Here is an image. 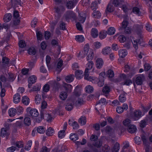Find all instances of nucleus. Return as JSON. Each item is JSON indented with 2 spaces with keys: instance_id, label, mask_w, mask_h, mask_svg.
<instances>
[{
  "instance_id": "obj_1",
  "label": "nucleus",
  "mask_w": 152,
  "mask_h": 152,
  "mask_svg": "<svg viewBox=\"0 0 152 152\" xmlns=\"http://www.w3.org/2000/svg\"><path fill=\"white\" fill-rule=\"evenodd\" d=\"M102 141L101 139H99L98 140L95 141L93 143V145L88 144V145L91 149L94 152H98L97 149L94 147L97 148H100L102 146Z\"/></svg>"
},
{
  "instance_id": "obj_2",
  "label": "nucleus",
  "mask_w": 152,
  "mask_h": 152,
  "mask_svg": "<svg viewBox=\"0 0 152 152\" xmlns=\"http://www.w3.org/2000/svg\"><path fill=\"white\" fill-rule=\"evenodd\" d=\"M9 124H6L4 125L6 128H2L1 130V136L2 137H6V139H8L9 136L10 134V132L9 131Z\"/></svg>"
},
{
  "instance_id": "obj_3",
  "label": "nucleus",
  "mask_w": 152,
  "mask_h": 152,
  "mask_svg": "<svg viewBox=\"0 0 152 152\" xmlns=\"http://www.w3.org/2000/svg\"><path fill=\"white\" fill-rule=\"evenodd\" d=\"M85 53H87V61L92 60L94 56V53L92 50H89V45L86 44L84 47L83 50Z\"/></svg>"
},
{
  "instance_id": "obj_4",
  "label": "nucleus",
  "mask_w": 152,
  "mask_h": 152,
  "mask_svg": "<svg viewBox=\"0 0 152 152\" xmlns=\"http://www.w3.org/2000/svg\"><path fill=\"white\" fill-rule=\"evenodd\" d=\"M64 17L66 20L72 19L75 20L76 17L75 13L72 11L69 10L66 12L64 15Z\"/></svg>"
},
{
  "instance_id": "obj_5",
  "label": "nucleus",
  "mask_w": 152,
  "mask_h": 152,
  "mask_svg": "<svg viewBox=\"0 0 152 152\" xmlns=\"http://www.w3.org/2000/svg\"><path fill=\"white\" fill-rule=\"evenodd\" d=\"M145 79V76L143 74L140 75L136 77L135 83L137 85H141Z\"/></svg>"
},
{
  "instance_id": "obj_6",
  "label": "nucleus",
  "mask_w": 152,
  "mask_h": 152,
  "mask_svg": "<svg viewBox=\"0 0 152 152\" xmlns=\"http://www.w3.org/2000/svg\"><path fill=\"white\" fill-rule=\"evenodd\" d=\"M27 112H29L30 115L33 117H37L39 115L37 110L35 109H31L29 107L26 109Z\"/></svg>"
},
{
  "instance_id": "obj_7",
  "label": "nucleus",
  "mask_w": 152,
  "mask_h": 152,
  "mask_svg": "<svg viewBox=\"0 0 152 152\" xmlns=\"http://www.w3.org/2000/svg\"><path fill=\"white\" fill-rule=\"evenodd\" d=\"M77 2V0H71L68 1L66 4V6L68 9H72L75 6Z\"/></svg>"
},
{
  "instance_id": "obj_8",
  "label": "nucleus",
  "mask_w": 152,
  "mask_h": 152,
  "mask_svg": "<svg viewBox=\"0 0 152 152\" xmlns=\"http://www.w3.org/2000/svg\"><path fill=\"white\" fill-rule=\"evenodd\" d=\"M63 86L66 91V92L67 93H70L72 91V87L71 85L64 83H63Z\"/></svg>"
},
{
  "instance_id": "obj_9",
  "label": "nucleus",
  "mask_w": 152,
  "mask_h": 152,
  "mask_svg": "<svg viewBox=\"0 0 152 152\" xmlns=\"http://www.w3.org/2000/svg\"><path fill=\"white\" fill-rule=\"evenodd\" d=\"M103 61L101 58H98L96 61V66L98 69H101L103 65Z\"/></svg>"
},
{
  "instance_id": "obj_10",
  "label": "nucleus",
  "mask_w": 152,
  "mask_h": 152,
  "mask_svg": "<svg viewBox=\"0 0 152 152\" xmlns=\"http://www.w3.org/2000/svg\"><path fill=\"white\" fill-rule=\"evenodd\" d=\"M83 72L82 70H78L75 71V75L77 79H81L83 77Z\"/></svg>"
},
{
  "instance_id": "obj_11",
  "label": "nucleus",
  "mask_w": 152,
  "mask_h": 152,
  "mask_svg": "<svg viewBox=\"0 0 152 152\" xmlns=\"http://www.w3.org/2000/svg\"><path fill=\"white\" fill-rule=\"evenodd\" d=\"M86 15L85 13L82 12L80 13L78 18L79 21H80L81 23H83L86 19Z\"/></svg>"
},
{
  "instance_id": "obj_12",
  "label": "nucleus",
  "mask_w": 152,
  "mask_h": 152,
  "mask_svg": "<svg viewBox=\"0 0 152 152\" xmlns=\"http://www.w3.org/2000/svg\"><path fill=\"white\" fill-rule=\"evenodd\" d=\"M94 10L92 14V17L95 18H99L101 16V13L98 10Z\"/></svg>"
},
{
  "instance_id": "obj_13",
  "label": "nucleus",
  "mask_w": 152,
  "mask_h": 152,
  "mask_svg": "<svg viewBox=\"0 0 152 152\" xmlns=\"http://www.w3.org/2000/svg\"><path fill=\"white\" fill-rule=\"evenodd\" d=\"M23 124L25 126H29L31 124V119L28 117H25L23 121Z\"/></svg>"
},
{
  "instance_id": "obj_14",
  "label": "nucleus",
  "mask_w": 152,
  "mask_h": 152,
  "mask_svg": "<svg viewBox=\"0 0 152 152\" xmlns=\"http://www.w3.org/2000/svg\"><path fill=\"white\" fill-rule=\"evenodd\" d=\"M127 54V51L125 49H122L119 51V56L122 58H124Z\"/></svg>"
},
{
  "instance_id": "obj_15",
  "label": "nucleus",
  "mask_w": 152,
  "mask_h": 152,
  "mask_svg": "<svg viewBox=\"0 0 152 152\" xmlns=\"http://www.w3.org/2000/svg\"><path fill=\"white\" fill-rule=\"evenodd\" d=\"M20 100V96L18 93L15 94L13 97V102L15 104L19 102Z\"/></svg>"
},
{
  "instance_id": "obj_16",
  "label": "nucleus",
  "mask_w": 152,
  "mask_h": 152,
  "mask_svg": "<svg viewBox=\"0 0 152 152\" xmlns=\"http://www.w3.org/2000/svg\"><path fill=\"white\" fill-rule=\"evenodd\" d=\"M45 113H46V111H43V110L40 111V117H39L37 119V121L38 123L40 122L43 119H44V115Z\"/></svg>"
},
{
  "instance_id": "obj_17",
  "label": "nucleus",
  "mask_w": 152,
  "mask_h": 152,
  "mask_svg": "<svg viewBox=\"0 0 152 152\" xmlns=\"http://www.w3.org/2000/svg\"><path fill=\"white\" fill-rule=\"evenodd\" d=\"M12 17V15L10 13L6 14L3 18L4 21L6 23L8 22L11 20Z\"/></svg>"
},
{
  "instance_id": "obj_18",
  "label": "nucleus",
  "mask_w": 152,
  "mask_h": 152,
  "mask_svg": "<svg viewBox=\"0 0 152 152\" xmlns=\"http://www.w3.org/2000/svg\"><path fill=\"white\" fill-rule=\"evenodd\" d=\"M74 75L73 74L69 75L66 76L65 78V80L67 83H71L74 80Z\"/></svg>"
},
{
  "instance_id": "obj_19",
  "label": "nucleus",
  "mask_w": 152,
  "mask_h": 152,
  "mask_svg": "<svg viewBox=\"0 0 152 152\" xmlns=\"http://www.w3.org/2000/svg\"><path fill=\"white\" fill-rule=\"evenodd\" d=\"M134 28L138 34H140L143 28V26L141 25H135L134 26Z\"/></svg>"
},
{
  "instance_id": "obj_20",
  "label": "nucleus",
  "mask_w": 152,
  "mask_h": 152,
  "mask_svg": "<svg viewBox=\"0 0 152 152\" xmlns=\"http://www.w3.org/2000/svg\"><path fill=\"white\" fill-rule=\"evenodd\" d=\"M110 47H106L103 49L102 53L103 55H106L110 53Z\"/></svg>"
},
{
  "instance_id": "obj_21",
  "label": "nucleus",
  "mask_w": 152,
  "mask_h": 152,
  "mask_svg": "<svg viewBox=\"0 0 152 152\" xmlns=\"http://www.w3.org/2000/svg\"><path fill=\"white\" fill-rule=\"evenodd\" d=\"M70 100L67 102L65 106V109L68 111H70L73 107V105L72 103L70 102Z\"/></svg>"
},
{
  "instance_id": "obj_22",
  "label": "nucleus",
  "mask_w": 152,
  "mask_h": 152,
  "mask_svg": "<svg viewBox=\"0 0 152 152\" xmlns=\"http://www.w3.org/2000/svg\"><path fill=\"white\" fill-rule=\"evenodd\" d=\"M85 79L90 81H91L94 83H96L98 80L97 78L89 76H88V77H87V78Z\"/></svg>"
},
{
  "instance_id": "obj_23",
  "label": "nucleus",
  "mask_w": 152,
  "mask_h": 152,
  "mask_svg": "<svg viewBox=\"0 0 152 152\" xmlns=\"http://www.w3.org/2000/svg\"><path fill=\"white\" fill-rule=\"evenodd\" d=\"M67 93L65 91H62L61 92L60 94V97L62 100H65L67 97Z\"/></svg>"
},
{
  "instance_id": "obj_24",
  "label": "nucleus",
  "mask_w": 152,
  "mask_h": 152,
  "mask_svg": "<svg viewBox=\"0 0 152 152\" xmlns=\"http://www.w3.org/2000/svg\"><path fill=\"white\" fill-rule=\"evenodd\" d=\"M23 103L25 105H27L29 103V99L26 96H23L22 99Z\"/></svg>"
},
{
  "instance_id": "obj_25",
  "label": "nucleus",
  "mask_w": 152,
  "mask_h": 152,
  "mask_svg": "<svg viewBox=\"0 0 152 152\" xmlns=\"http://www.w3.org/2000/svg\"><path fill=\"white\" fill-rule=\"evenodd\" d=\"M137 130L135 126L131 125L128 128V132L131 133H134Z\"/></svg>"
},
{
  "instance_id": "obj_26",
  "label": "nucleus",
  "mask_w": 152,
  "mask_h": 152,
  "mask_svg": "<svg viewBox=\"0 0 152 152\" xmlns=\"http://www.w3.org/2000/svg\"><path fill=\"white\" fill-rule=\"evenodd\" d=\"M129 24L128 22L126 20H124L122 23V27H121L119 28V30L120 31H123V30L124 29L126 28L127 27Z\"/></svg>"
},
{
  "instance_id": "obj_27",
  "label": "nucleus",
  "mask_w": 152,
  "mask_h": 152,
  "mask_svg": "<svg viewBox=\"0 0 152 152\" xmlns=\"http://www.w3.org/2000/svg\"><path fill=\"white\" fill-rule=\"evenodd\" d=\"M120 145L119 143L116 142L113 148L112 149V152H118L120 149Z\"/></svg>"
},
{
  "instance_id": "obj_28",
  "label": "nucleus",
  "mask_w": 152,
  "mask_h": 152,
  "mask_svg": "<svg viewBox=\"0 0 152 152\" xmlns=\"http://www.w3.org/2000/svg\"><path fill=\"white\" fill-rule=\"evenodd\" d=\"M115 29L113 27L109 28L107 31L106 32L109 35H112L114 34L115 32Z\"/></svg>"
},
{
  "instance_id": "obj_29",
  "label": "nucleus",
  "mask_w": 152,
  "mask_h": 152,
  "mask_svg": "<svg viewBox=\"0 0 152 152\" xmlns=\"http://www.w3.org/2000/svg\"><path fill=\"white\" fill-rule=\"evenodd\" d=\"M37 79V77L34 75H33L30 77L28 79V83H34L36 82Z\"/></svg>"
},
{
  "instance_id": "obj_30",
  "label": "nucleus",
  "mask_w": 152,
  "mask_h": 152,
  "mask_svg": "<svg viewBox=\"0 0 152 152\" xmlns=\"http://www.w3.org/2000/svg\"><path fill=\"white\" fill-rule=\"evenodd\" d=\"M16 111V109L13 108H10L8 111L9 116L11 117H13L15 116V115Z\"/></svg>"
},
{
  "instance_id": "obj_31",
  "label": "nucleus",
  "mask_w": 152,
  "mask_h": 152,
  "mask_svg": "<svg viewBox=\"0 0 152 152\" xmlns=\"http://www.w3.org/2000/svg\"><path fill=\"white\" fill-rule=\"evenodd\" d=\"M73 93L74 94L75 96H79L80 94V86H76Z\"/></svg>"
},
{
  "instance_id": "obj_32",
  "label": "nucleus",
  "mask_w": 152,
  "mask_h": 152,
  "mask_svg": "<svg viewBox=\"0 0 152 152\" xmlns=\"http://www.w3.org/2000/svg\"><path fill=\"white\" fill-rule=\"evenodd\" d=\"M132 11L138 16H140L141 14V12L140 11V9L137 7H134L133 8Z\"/></svg>"
},
{
  "instance_id": "obj_33",
  "label": "nucleus",
  "mask_w": 152,
  "mask_h": 152,
  "mask_svg": "<svg viewBox=\"0 0 152 152\" xmlns=\"http://www.w3.org/2000/svg\"><path fill=\"white\" fill-rule=\"evenodd\" d=\"M55 12L58 14H60L62 12L64 11L65 10L62 6H59V7H55Z\"/></svg>"
},
{
  "instance_id": "obj_34",
  "label": "nucleus",
  "mask_w": 152,
  "mask_h": 152,
  "mask_svg": "<svg viewBox=\"0 0 152 152\" xmlns=\"http://www.w3.org/2000/svg\"><path fill=\"white\" fill-rule=\"evenodd\" d=\"M37 132L40 134H44L45 131V129L43 126H38L36 129Z\"/></svg>"
},
{
  "instance_id": "obj_35",
  "label": "nucleus",
  "mask_w": 152,
  "mask_h": 152,
  "mask_svg": "<svg viewBox=\"0 0 152 152\" xmlns=\"http://www.w3.org/2000/svg\"><path fill=\"white\" fill-rule=\"evenodd\" d=\"M70 139L73 141H75L78 139V135L75 133H72L70 136Z\"/></svg>"
},
{
  "instance_id": "obj_36",
  "label": "nucleus",
  "mask_w": 152,
  "mask_h": 152,
  "mask_svg": "<svg viewBox=\"0 0 152 152\" xmlns=\"http://www.w3.org/2000/svg\"><path fill=\"white\" fill-rule=\"evenodd\" d=\"M98 32L97 30L95 28H92L91 31V35L94 38L96 37L98 35Z\"/></svg>"
},
{
  "instance_id": "obj_37",
  "label": "nucleus",
  "mask_w": 152,
  "mask_h": 152,
  "mask_svg": "<svg viewBox=\"0 0 152 152\" xmlns=\"http://www.w3.org/2000/svg\"><path fill=\"white\" fill-rule=\"evenodd\" d=\"M75 39L76 41L79 42H82L84 41V37L83 35H77L75 36Z\"/></svg>"
},
{
  "instance_id": "obj_38",
  "label": "nucleus",
  "mask_w": 152,
  "mask_h": 152,
  "mask_svg": "<svg viewBox=\"0 0 152 152\" xmlns=\"http://www.w3.org/2000/svg\"><path fill=\"white\" fill-rule=\"evenodd\" d=\"M114 9L113 6L110 4H109L107 7L105 12L107 13V12H111L113 11Z\"/></svg>"
},
{
  "instance_id": "obj_39",
  "label": "nucleus",
  "mask_w": 152,
  "mask_h": 152,
  "mask_svg": "<svg viewBox=\"0 0 152 152\" xmlns=\"http://www.w3.org/2000/svg\"><path fill=\"white\" fill-rule=\"evenodd\" d=\"M14 124L16 127H19L20 128H21L23 126V121H17Z\"/></svg>"
},
{
  "instance_id": "obj_40",
  "label": "nucleus",
  "mask_w": 152,
  "mask_h": 152,
  "mask_svg": "<svg viewBox=\"0 0 152 152\" xmlns=\"http://www.w3.org/2000/svg\"><path fill=\"white\" fill-rule=\"evenodd\" d=\"M86 118L85 117H81L79 119L78 122L81 125H84L86 124Z\"/></svg>"
},
{
  "instance_id": "obj_41",
  "label": "nucleus",
  "mask_w": 152,
  "mask_h": 152,
  "mask_svg": "<svg viewBox=\"0 0 152 152\" xmlns=\"http://www.w3.org/2000/svg\"><path fill=\"white\" fill-rule=\"evenodd\" d=\"M54 132V130L51 127H49L46 131V134L48 136H50L52 135Z\"/></svg>"
},
{
  "instance_id": "obj_42",
  "label": "nucleus",
  "mask_w": 152,
  "mask_h": 152,
  "mask_svg": "<svg viewBox=\"0 0 152 152\" xmlns=\"http://www.w3.org/2000/svg\"><path fill=\"white\" fill-rule=\"evenodd\" d=\"M28 53L30 55H34L35 54L36 51L33 47H31L28 50Z\"/></svg>"
},
{
  "instance_id": "obj_43",
  "label": "nucleus",
  "mask_w": 152,
  "mask_h": 152,
  "mask_svg": "<svg viewBox=\"0 0 152 152\" xmlns=\"http://www.w3.org/2000/svg\"><path fill=\"white\" fill-rule=\"evenodd\" d=\"M141 112L139 110L134 111V116L137 118V119L141 117Z\"/></svg>"
},
{
  "instance_id": "obj_44",
  "label": "nucleus",
  "mask_w": 152,
  "mask_h": 152,
  "mask_svg": "<svg viewBox=\"0 0 152 152\" xmlns=\"http://www.w3.org/2000/svg\"><path fill=\"white\" fill-rule=\"evenodd\" d=\"M131 121L128 118L125 119L123 122L124 125L125 126H128V127L131 125Z\"/></svg>"
},
{
  "instance_id": "obj_45",
  "label": "nucleus",
  "mask_w": 152,
  "mask_h": 152,
  "mask_svg": "<svg viewBox=\"0 0 152 152\" xmlns=\"http://www.w3.org/2000/svg\"><path fill=\"white\" fill-rule=\"evenodd\" d=\"M126 98L125 97V94H121L119 96V101L122 103L124 102L126 100Z\"/></svg>"
},
{
  "instance_id": "obj_46",
  "label": "nucleus",
  "mask_w": 152,
  "mask_h": 152,
  "mask_svg": "<svg viewBox=\"0 0 152 152\" xmlns=\"http://www.w3.org/2000/svg\"><path fill=\"white\" fill-rule=\"evenodd\" d=\"M110 87L107 86H105L102 89V91L104 93L106 94H108L110 92Z\"/></svg>"
},
{
  "instance_id": "obj_47",
  "label": "nucleus",
  "mask_w": 152,
  "mask_h": 152,
  "mask_svg": "<svg viewBox=\"0 0 152 152\" xmlns=\"http://www.w3.org/2000/svg\"><path fill=\"white\" fill-rule=\"evenodd\" d=\"M37 37L38 40H41L42 38L43 35L40 31H36Z\"/></svg>"
},
{
  "instance_id": "obj_48",
  "label": "nucleus",
  "mask_w": 152,
  "mask_h": 152,
  "mask_svg": "<svg viewBox=\"0 0 152 152\" xmlns=\"http://www.w3.org/2000/svg\"><path fill=\"white\" fill-rule=\"evenodd\" d=\"M44 116H45V119L48 122H50L52 119V118L51 115L48 113H47L46 112V113H45Z\"/></svg>"
},
{
  "instance_id": "obj_49",
  "label": "nucleus",
  "mask_w": 152,
  "mask_h": 152,
  "mask_svg": "<svg viewBox=\"0 0 152 152\" xmlns=\"http://www.w3.org/2000/svg\"><path fill=\"white\" fill-rule=\"evenodd\" d=\"M93 88L91 86L88 85L86 87V91L87 93H90L93 91Z\"/></svg>"
},
{
  "instance_id": "obj_50",
  "label": "nucleus",
  "mask_w": 152,
  "mask_h": 152,
  "mask_svg": "<svg viewBox=\"0 0 152 152\" xmlns=\"http://www.w3.org/2000/svg\"><path fill=\"white\" fill-rule=\"evenodd\" d=\"M32 141L31 140H29L27 142V145L26 146L25 149L26 150L28 151L29 150L32 145Z\"/></svg>"
},
{
  "instance_id": "obj_51",
  "label": "nucleus",
  "mask_w": 152,
  "mask_h": 152,
  "mask_svg": "<svg viewBox=\"0 0 152 152\" xmlns=\"http://www.w3.org/2000/svg\"><path fill=\"white\" fill-rule=\"evenodd\" d=\"M88 62L86 64V65L88 66L86 68L90 69H91L93 66L94 64V63L91 60L89 61V60H88Z\"/></svg>"
},
{
  "instance_id": "obj_52",
  "label": "nucleus",
  "mask_w": 152,
  "mask_h": 152,
  "mask_svg": "<svg viewBox=\"0 0 152 152\" xmlns=\"http://www.w3.org/2000/svg\"><path fill=\"white\" fill-rule=\"evenodd\" d=\"M47 106V102L45 100L42 101V105L41 106V109L40 111H41L42 110L43 111H45L44 109L46 108Z\"/></svg>"
},
{
  "instance_id": "obj_53",
  "label": "nucleus",
  "mask_w": 152,
  "mask_h": 152,
  "mask_svg": "<svg viewBox=\"0 0 152 152\" xmlns=\"http://www.w3.org/2000/svg\"><path fill=\"white\" fill-rule=\"evenodd\" d=\"M58 137L60 138H62L65 135L64 130H63L59 132L58 134Z\"/></svg>"
},
{
  "instance_id": "obj_54",
  "label": "nucleus",
  "mask_w": 152,
  "mask_h": 152,
  "mask_svg": "<svg viewBox=\"0 0 152 152\" xmlns=\"http://www.w3.org/2000/svg\"><path fill=\"white\" fill-rule=\"evenodd\" d=\"M141 137L142 140L143 142V144L145 145H147L148 144L147 140L144 134H142Z\"/></svg>"
},
{
  "instance_id": "obj_55",
  "label": "nucleus",
  "mask_w": 152,
  "mask_h": 152,
  "mask_svg": "<svg viewBox=\"0 0 152 152\" xmlns=\"http://www.w3.org/2000/svg\"><path fill=\"white\" fill-rule=\"evenodd\" d=\"M107 72V76L110 78H112L114 76V73L112 70H109Z\"/></svg>"
},
{
  "instance_id": "obj_56",
  "label": "nucleus",
  "mask_w": 152,
  "mask_h": 152,
  "mask_svg": "<svg viewBox=\"0 0 152 152\" xmlns=\"http://www.w3.org/2000/svg\"><path fill=\"white\" fill-rule=\"evenodd\" d=\"M52 86L53 89L56 90L58 88L59 86V83L55 81L53 83Z\"/></svg>"
},
{
  "instance_id": "obj_57",
  "label": "nucleus",
  "mask_w": 152,
  "mask_h": 152,
  "mask_svg": "<svg viewBox=\"0 0 152 152\" xmlns=\"http://www.w3.org/2000/svg\"><path fill=\"white\" fill-rule=\"evenodd\" d=\"M147 121L146 119L142 120L140 122V126L142 128L145 127L146 125Z\"/></svg>"
},
{
  "instance_id": "obj_58",
  "label": "nucleus",
  "mask_w": 152,
  "mask_h": 152,
  "mask_svg": "<svg viewBox=\"0 0 152 152\" xmlns=\"http://www.w3.org/2000/svg\"><path fill=\"white\" fill-rule=\"evenodd\" d=\"M121 31V32H123L124 31L125 34H130L132 32L131 29L128 27L124 29L123 30V31Z\"/></svg>"
},
{
  "instance_id": "obj_59",
  "label": "nucleus",
  "mask_w": 152,
  "mask_h": 152,
  "mask_svg": "<svg viewBox=\"0 0 152 152\" xmlns=\"http://www.w3.org/2000/svg\"><path fill=\"white\" fill-rule=\"evenodd\" d=\"M103 78V77L102 78ZM99 81L97 83L98 85L100 87L102 86L104 84V79L101 78H99Z\"/></svg>"
},
{
  "instance_id": "obj_60",
  "label": "nucleus",
  "mask_w": 152,
  "mask_h": 152,
  "mask_svg": "<svg viewBox=\"0 0 152 152\" xmlns=\"http://www.w3.org/2000/svg\"><path fill=\"white\" fill-rule=\"evenodd\" d=\"M90 3V0H83V6L89 7Z\"/></svg>"
},
{
  "instance_id": "obj_61",
  "label": "nucleus",
  "mask_w": 152,
  "mask_h": 152,
  "mask_svg": "<svg viewBox=\"0 0 152 152\" xmlns=\"http://www.w3.org/2000/svg\"><path fill=\"white\" fill-rule=\"evenodd\" d=\"M19 46L21 48H23L26 46L25 41L23 40H20L18 43Z\"/></svg>"
},
{
  "instance_id": "obj_62",
  "label": "nucleus",
  "mask_w": 152,
  "mask_h": 152,
  "mask_svg": "<svg viewBox=\"0 0 152 152\" xmlns=\"http://www.w3.org/2000/svg\"><path fill=\"white\" fill-rule=\"evenodd\" d=\"M77 102V104L80 105L84 104L85 103V102L83 101V99L81 97L78 98Z\"/></svg>"
},
{
  "instance_id": "obj_63",
  "label": "nucleus",
  "mask_w": 152,
  "mask_h": 152,
  "mask_svg": "<svg viewBox=\"0 0 152 152\" xmlns=\"http://www.w3.org/2000/svg\"><path fill=\"white\" fill-rule=\"evenodd\" d=\"M9 76L8 78L10 81H13L15 79L14 75L12 74H8Z\"/></svg>"
},
{
  "instance_id": "obj_64",
  "label": "nucleus",
  "mask_w": 152,
  "mask_h": 152,
  "mask_svg": "<svg viewBox=\"0 0 152 152\" xmlns=\"http://www.w3.org/2000/svg\"><path fill=\"white\" fill-rule=\"evenodd\" d=\"M119 41L121 42H124L126 40V37L124 35H121L119 36Z\"/></svg>"
}]
</instances>
